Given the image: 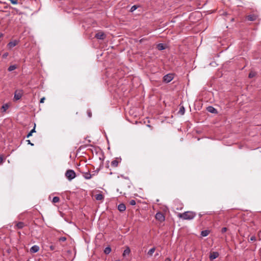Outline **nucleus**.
<instances>
[{
	"label": "nucleus",
	"instance_id": "nucleus-35",
	"mask_svg": "<svg viewBox=\"0 0 261 261\" xmlns=\"http://www.w3.org/2000/svg\"><path fill=\"white\" fill-rule=\"evenodd\" d=\"M50 249L52 251L54 250L55 249V246L54 245H51L49 246Z\"/></svg>",
	"mask_w": 261,
	"mask_h": 261
},
{
	"label": "nucleus",
	"instance_id": "nucleus-37",
	"mask_svg": "<svg viewBox=\"0 0 261 261\" xmlns=\"http://www.w3.org/2000/svg\"><path fill=\"white\" fill-rule=\"evenodd\" d=\"M44 100H45V97H43V98H41V99L40 100V103H43Z\"/></svg>",
	"mask_w": 261,
	"mask_h": 261
},
{
	"label": "nucleus",
	"instance_id": "nucleus-3",
	"mask_svg": "<svg viewBox=\"0 0 261 261\" xmlns=\"http://www.w3.org/2000/svg\"><path fill=\"white\" fill-rule=\"evenodd\" d=\"M173 79V75L172 74H167L165 75L163 77V81L166 83H168L171 82Z\"/></svg>",
	"mask_w": 261,
	"mask_h": 261
},
{
	"label": "nucleus",
	"instance_id": "nucleus-24",
	"mask_svg": "<svg viewBox=\"0 0 261 261\" xmlns=\"http://www.w3.org/2000/svg\"><path fill=\"white\" fill-rule=\"evenodd\" d=\"M185 112V109L184 107H181L180 108V109L179 110V113H180L181 115H184Z\"/></svg>",
	"mask_w": 261,
	"mask_h": 261
},
{
	"label": "nucleus",
	"instance_id": "nucleus-32",
	"mask_svg": "<svg viewBox=\"0 0 261 261\" xmlns=\"http://www.w3.org/2000/svg\"><path fill=\"white\" fill-rule=\"evenodd\" d=\"M255 240L256 237L254 236H252L250 239V241H255Z\"/></svg>",
	"mask_w": 261,
	"mask_h": 261
},
{
	"label": "nucleus",
	"instance_id": "nucleus-29",
	"mask_svg": "<svg viewBox=\"0 0 261 261\" xmlns=\"http://www.w3.org/2000/svg\"><path fill=\"white\" fill-rule=\"evenodd\" d=\"M8 55H9V53H7V52H6V53H4V54L3 55L2 57H3V58H4V59H6V58L8 56Z\"/></svg>",
	"mask_w": 261,
	"mask_h": 261
},
{
	"label": "nucleus",
	"instance_id": "nucleus-9",
	"mask_svg": "<svg viewBox=\"0 0 261 261\" xmlns=\"http://www.w3.org/2000/svg\"><path fill=\"white\" fill-rule=\"evenodd\" d=\"M130 253V249L129 247L126 246L125 249L124 250L122 254V256L125 257L127 255H129Z\"/></svg>",
	"mask_w": 261,
	"mask_h": 261
},
{
	"label": "nucleus",
	"instance_id": "nucleus-22",
	"mask_svg": "<svg viewBox=\"0 0 261 261\" xmlns=\"http://www.w3.org/2000/svg\"><path fill=\"white\" fill-rule=\"evenodd\" d=\"M111 251V248L110 247H106L104 250V252L106 254H109Z\"/></svg>",
	"mask_w": 261,
	"mask_h": 261
},
{
	"label": "nucleus",
	"instance_id": "nucleus-1",
	"mask_svg": "<svg viewBox=\"0 0 261 261\" xmlns=\"http://www.w3.org/2000/svg\"><path fill=\"white\" fill-rule=\"evenodd\" d=\"M196 216V213L193 212H186L182 214H179L178 217L184 220H192Z\"/></svg>",
	"mask_w": 261,
	"mask_h": 261
},
{
	"label": "nucleus",
	"instance_id": "nucleus-39",
	"mask_svg": "<svg viewBox=\"0 0 261 261\" xmlns=\"http://www.w3.org/2000/svg\"><path fill=\"white\" fill-rule=\"evenodd\" d=\"M165 261H171V259L169 257H167L165 259Z\"/></svg>",
	"mask_w": 261,
	"mask_h": 261
},
{
	"label": "nucleus",
	"instance_id": "nucleus-23",
	"mask_svg": "<svg viewBox=\"0 0 261 261\" xmlns=\"http://www.w3.org/2000/svg\"><path fill=\"white\" fill-rule=\"evenodd\" d=\"M17 66L15 65H12L9 67L8 70L9 71H12L16 69Z\"/></svg>",
	"mask_w": 261,
	"mask_h": 261
},
{
	"label": "nucleus",
	"instance_id": "nucleus-33",
	"mask_svg": "<svg viewBox=\"0 0 261 261\" xmlns=\"http://www.w3.org/2000/svg\"><path fill=\"white\" fill-rule=\"evenodd\" d=\"M227 229L226 227H223L221 229L222 233H224L227 231Z\"/></svg>",
	"mask_w": 261,
	"mask_h": 261
},
{
	"label": "nucleus",
	"instance_id": "nucleus-25",
	"mask_svg": "<svg viewBox=\"0 0 261 261\" xmlns=\"http://www.w3.org/2000/svg\"><path fill=\"white\" fill-rule=\"evenodd\" d=\"M35 132V126H34V128H33L31 132L27 135V138H29L32 135V133Z\"/></svg>",
	"mask_w": 261,
	"mask_h": 261
},
{
	"label": "nucleus",
	"instance_id": "nucleus-5",
	"mask_svg": "<svg viewBox=\"0 0 261 261\" xmlns=\"http://www.w3.org/2000/svg\"><path fill=\"white\" fill-rule=\"evenodd\" d=\"M95 37L98 39L103 40L106 37V35L102 32H99L95 34Z\"/></svg>",
	"mask_w": 261,
	"mask_h": 261
},
{
	"label": "nucleus",
	"instance_id": "nucleus-28",
	"mask_svg": "<svg viewBox=\"0 0 261 261\" xmlns=\"http://www.w3.org/2000/svg\"><path fill=\"white\" fill-rule=\"evenodd\" d=\"M129 204L131 205H135L136 204V201L135 200L132 199L129 201Z\"/></svg>",
	"mask_w": 261,
	"mask_h": 261
},
{
	"label": "nucleus",
	"instance_id": "nucleus-20",
	"mask_svg": "<svg viewBox=\"0 0 261 261\" xmlns=\"http://www.w3.org/2000/svg\"><path fill=\"white\" fill-rule=\"evenodd\" d=\"M210 231L207 230H202L201 232V235L202 237H206L208 235Z\"/></svg>",
	"mask_w": 261,
	"mask_h": 261
},
{
	"label": "nucleus",
	"instance_id": "nucleus-36",
	"mask_svg": "<svg viewBox=\"0 0 261 261\" xmlns=\"http://www.w3.org/2000/svg\"><path fill=\"white\" fill-rule=\"evenodd\" d=\"M87 113H88V116H89V117H91V116H92L91 112L90 110H89V111H88Z\"/></svg>",
	"mask_w": 261,
	"mask_h": 261
},
{
	"label": "nucleus",
	"instance_id": "nucleus-30",
	"mask_svg": "<svg viewBox=\"0 0 261 261\" xmlns=\"http://www.w3.org/2000/svg\"><path fill=\"white\" fill-rule=\"evenodd\" d=\"M66 240V238L65 237H61L60 239H59V241H61V242H64Z\"/></svg>",
	"mask_w": 261,
	"mask_h": 261
},
{
	"label": "nucleus",
	"instance_id": "nucleus-40",
	"mask_svg": "<svg viewBox=\"0 0 261 261\" xmlns=\"http://www.w3.org/2000/svg\"><path fill=\"white\" fill-rule=\"evenodd\" d=\"M3 161V159L2 156H0V163H2Z\"/></svg>",
	"mask_w": 261,
	"mask_h": 261
},
{
	"label": "nucleus",
	"instance_id": "nucleus-8",
	"mask_svg": "<svg viewBox=\"0 0 261 261\" xmlns=\"http://www.w3.org/2000/svg\"><path fill=\"white\" fill-rule=\"evenodd\" d=\"M18 44V41L17 40H13L12 41H10L7 44V47L9 48H11L14 46H15Z\"/></svg>",
	"mask_w": 261,
	"mask_h": 261
},
{
	"label": "nucleus",
	"instance_id": "nucleus-2",
	"mask_svg": "<svg viewBox=\"0 0 261 261\" xmlns=\"http://www.w3.org/2000/svg\"><path fill=\"white\" fill-rule=\"evenodd\" d=\"M65 176L69 180H71L76 176V174L74 170L69 169L67 170L65 173Z\"/></svg>",
	"mask_w": 261,
	"mask_h": 261
},
{
	"label": "nucleus",
	"instance_id": "nucleus-10",
	"mask_svg": "<svg viewBox=\"0 0 261 261\" xmlns=\"http://www.w3.org/2000/svg\"><path fill=\"white\" fill-rule=\"evenodd\" d=\"M39 250V247L37 245H34L30 249L31 252L33 253H36Z\"/></svg>",
	"mask_w": 261,
	"mask_h": 261
},
{
	"label": "nucleus",
	"instance_id": "nucleus-4",
	"mask_svg": "<svg viewBox=\"0 0 261 261\" xmlns=\"http://www.w3.org/2000/svg\"><path fill=\"white\" fill-rule=\"evenodd\" d=\"M155 217V219L160 222H163L165 221V216L161 212L157 213Z\"/></svg>",
	"mask_w": 261,
	"mask_h": 261
},
{
	"label": "nucleus",
	"instance_id": "nucleus-41",
	"mask_svg": "<svg viewBox=\"0 0 261 261\" xmlns=\"http://www.w3.org/2000/svg\"><path fill=\"white\" fill-rule=\"evenodd\" d=\"M3 36L2 33H0V38Z\"/></svg>",
	"mask_w": 261,
	"mask_h": 261
},
{
	"label": "nucleus",
	"instance_id": "nucleus-26",
	"mask_svg": "<svg viewBox=\"0 0 261 261\" xmlns=\"http://www.w3.org/2000/svg\"><path fill=\"white\" fill-rule=\"evenodd\" d=\"M60 199L58 197L55 196L53 199V202L57 203L59 201Z\"/></svg>",
	"mask_w": 261,
	"mask_h": 261
},
{
	"label": "nucleus",
	"instance_id": "nucleus-16",
	"mask_svg": "<svg viewBox=\"0 0 261 261\" xmlns=\"http://www.w3.org/2000/svg\"><path fill=\"white\" fill-rule=\"evenodd\" d=\"M247 19L250 21H254L256 20V16L254 15H250L247 16Z\"/></svg>",
	"mask_w": 261,
	"mask_h": 261
},
{
	"label": "nucleus",
	"instance_id": "nucleus-19",
	"mask_svg": "<svg viewBox=\"0 0 261 261\" xmlns=\"http://www.w3.org/2000/svg\"><path fill=\"white\" fill-rule=\"evenodd\" d=\"M9 107V106L8 103L4 104L2 107L3 112H6L8 109Z\"/></svg>",
	"mask_w": 261,
	"mask_h": 261
},
{
	"label": "nucleus",
	"instance_id": "nucleus-6",
	"mask_svg": "<svg viewBox=\"0 0 261 261\" xmlns=\"http://www.w3.org/2000/svg\"><path fill=\"white\" fill-rule=\"evenodd\" d=\"M219 255V254L218 252H212L210 253L209 257L210 259L212 260L217 258Z\"/></svg>",
	"mask_w": 261,
	"mask_h": 261
},
{
	"label": "nucleus",
	"instance_id": "nucleus-42",
	"mask_svg": "<svg viewBox=\"0 0 261 261\" xmlns=\"http://www.w3.org/2000/svg\"><path fill=\"white\" fill-rule=\"evenodd\" d=\"M94 172H95V173H97V172H98V170H97V171H94Z\"/></svg>",
	"mask_w": 261,
	"mask_h": 261
},
{
	"label": "nucleus",
	"instance_id": "nucleus-11",
	"mask_svg": "<svg viewBox=\"0 0 261 261\" xmlns=\"http://www.w3.org/2000/svg\"><path fill=\"white\" fill-rule=\"evenodd\" d=\"M126 209V206L124 204L120 203L118 205V210L120 212H124Z\"/></svg>",
	"mask_w": 261,
	"mask_h": 261
},
{
	"label": "nucleus",
	"instance_id": "nucleus-27",
	"mask_svg": "<svg viewBox=\"0 0 261 261\" xmlns=\"http://www.w3.org/2000/svg\"><path fill=\"white\" fill-rule=\"evenodd\" d=\"M138 8V6L136 5L133 6L130 8V11L134 12L135 10H136Z\"/></svg>",
	"mask_w": 261,
	"mask_h": 261
},
{
	"label": "nucleus",
	"instance_id": "nucleus-31",
	"mask_svg": "<svg viewBox=\"0 0 261 261\" xmlns=\"http://www.w3.org/2000/svg\"><path fill=\"white\" fill-rule=\"evenodd\" d=\"M10 2L13 4H17L18 3L17 0H9Z\"/></svg>",
	"mask_w": 261,
	"mask_h": 261
},
{
	"label": "nucleus",
	"instance_id": "nucleus-7",
	"mask_svg": "<svg viewBox=\"0 0 261 261\" xmlns=\"http://www.w3.org/2000/svg\"><path fill=\"white\" fill-rule=\"evenodd\" d=\"M121 160V159L120 158H116V159L112 161L111 165L114 167H117L118 164L120 162Z\"/></svg>",
	"mask_w": 261,
	"mask_h": 261
},
{
	"label": "nucleus",
	"instance_id": "nucleus-43",
	"mask_svg": "<svg viewBox=\"0 0 261 261\" xmlns=\"http://www.w3.org/2000/svg\"><path fill=\"white\" fill-rule=\"evenodd\" d=\"M116 261H120V260H116Z\"/></svg>",
	"mask_w": 261,
	"mask_h": 261
},
{
	"label": "nucleus",
	"instance_id": "nucleus-14",
	"mask_svg": "<svg viewBox=\"0 0 261 261\" xmlns=\"http://www.w3.org/2000/svg\"><path fill=\"white\" fill-rule=\"evenodd\" d=\"M95 174V173H93L92 174H91L89 172H86L84 174V178L86 179H90L91 177H92V175H94Z\"/></svg>",
	"mask_w": 261,
	"mask_h": 261
},
{
	"label": "nucleus",
	"instance_id": "nucleus-34",
	"mask_svg": "<svg viewBox=\"0 0 261 261\" xmlns=\"http://www.w3.org/2000/svg\"><path fill=\"white\" fill-rule=\"evenodd\" d=\"M254 76V74L253 72H250L249 74V77L252 78Z\"/></svg>",
	"mask_w": 261,
	"mask_h": 261
},
{
	"label": "nucleus",
	"instance_id": "nucleus-21",
	"mask_svg": "<svg viewBox=\"0 0 261 261\" xmlns=\"http://www.w3.org/2000/svg\"><path fill=\"white\" fill-rule=\"evenodd\" d=\"M157 48L159 50H162L165 49V47L163 44L162 43H159L157 45Z\"/></svg>",
	"mask_w": 261,
	"mask_h": 261
},
{
	"label": "nucleus",
	"instance_id": "nucleus-15",
	"mask_svg": "<svg viewBox=\"0 0 261 261\" xmlns=\"http://www.w3.org/2000/svg\"><path fill=\"white\" fill-rule=\"evenodd\" d=\"M155 250V247H153L149 250V251L147 252V255L149 256H151L153 254V253L154 252Z\"/></svg>",
	"mask_w": 261,
	"mask_h": 261
},
{
	"label": "nucleus",
	"instance_id": "nucleus-12",
	"mask_svg": "<svg viewBox=\"0 0 261 261\" xmlns=\"http://www.w3.org/2000/svg\"><path fill=\"white\" fill-rule=\"evenodd\" d=\"M207 110L212 113H216L217 112V110L213 107L210 106L207 108Z\"/></svg>",
	"mask_w": 261,
	"mask_h": 261
},
{
	"label": "nucleus",
	"instance_id": "nucleus-13",
	"mask_svg": "<svg viewBox=\"0 0 261 261\" xmlns=\"http://www.w3.org/2000/svg\"><path fill=\"white\" fill-rule=\"evenodd\" d=\"M21 96H22V95L20 93H17V92H15V94H14V98L16 100H18L19 99H20L21 98Z\"/></svg>",
	"mask_w": 261,
	"mask_h": 261
},
{
	"label": "nucleus",
	"instance_id": "nucleus-38",
	"mask_svg": "<svg viewBox=\"0 0 261 261\" xmlns=\"http://www.w3.org/2000/svg\"><path fill=\"white\" fill-rule=\"evenodd\" d=\"M27 141L28 142V144H30L31 145H32V146H33V145H34V144L32 143L31 142L30 140H28Z\"/></svg>",
	"mask_w": 261,
	"mask_h": 261
},
{
	"label": "nucleus",
	"instance_id": "nucleus-17",
	"mask_svg": "<svg viewBox=\"0 0 261 261\" xmlns=\"http://www.w3.org/2000/svg\"><path fill=\"white\" fill-rule=\"evenodd\" d=\"M103 196L101 194H98L95 195V199L97 200H101L103 199Z\"/></svg>",
	"mask_w": 261,
	"mask_h": 261
},
{
	"label": "nucleus",
	"instance_id": "nucleus-18",
	"mask_svg": "<svg viewBox=\"0 0 261 261\" xmlns=\"http://www.w3.org/2000/svg\"><path fill=\"white\" fill-rule=\"evenodd\" d=\"M16 227L18 229H21L24 226L23 222H19L16 224Z\"/></svg>",
	"mask_w": 261,
	"mask_h": 261
}]
</instances>
